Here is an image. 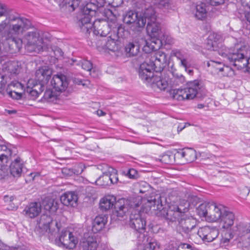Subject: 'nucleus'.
Wrapping results in <instances>:
<instances>
[{
    "instance_id": "obj_1",
    "label": "nucleus",
    "mask_w": 250,
    "mask_h": 250,
    "mask_svg": "<svg viewBox=\"0 0 250 250\" xmlns=\"http://www.w3.org/2000/svg\"><path fill=\"white\" fill-rule=\"evenodd\" d=\"M9 21V28L4 32L5 39L12 42V51L19 50L21 47L22 41L18 38L22 35L30 26V21L21 17H14L9 16L7 7L0 3V21Z\"/></svg>"
},
{
    "instance_id": "obj_2",
    "label": "nucleus",
    "mask_w": 250,
    "mask_h": 250,
    "mask_svg": "<svg viewBox=\"0 0 250 250\" xmlns=\"http://www.w3.org/2000/svg\"><path fill=\"white\" fill-rule=\"evenodd\" d=\"M139 204L136 198L130 197L128 199L122 198L116 202V197L108 195L103 197L100 201V207L103 210H107L115 206V213L118 217H123L129 211V207H136Z\"/></svg>"
},
{
    "instance_id": "obj_3",
    "label": "nucleus",
    "mask_w": 250,
    "mask_h": 250,
    "mask_svg": "<svg viewBox=\"0 0 250 250\" xmlns=\"http://www.w3.org/2000/svg\"><path fill=\"white\" fill-rule=\"evenodd\" d=\"M22 35L19 36L18 38L22 41V45L23 42L25 44V48L29 52H36L40 53L42 50L43 47H47L48 45L47 41H44L39 31L37 30H34L32 31L28 32L23 37V41L21 39L20 37ZM9 45V51L11 53L19 51L22 47L19 50L12 51L11 49L12 42L7 41Z\"/></svg>"
},
{
    "instance_id": "obj_4",
    "label": "nucleus",
    "mask_w": 250,
    "mask_h": 250,
    "mask_svg": "<svg viewBox=\"0 0 250 250\" xmlns=\"http://www.w3.org/2000/svg\"><path fill=\"white\" fill-rule=\"evenodd\" d=\"M222 54L228 56L229 60L237 69H242L246 67L247 59L250 54V47L246 43H237L235 45L232 53L222 52Z\"/></svg>"
},
{
    "instance_id": "obj_5",
    "label": "nucleus",
    "mask_w": 250,
    "mask_h": 250,
    "mask_svg": "<svg viewBox=\"0 0 250 250\" xmlns=\"http://www.w3.org/2000/svg\"><path fill=\"white\" fill-rule=\"evenodd\" d=\"M227 208L221 204L214 202H204L197 208V212L201 217H204L208 222L219 221Z\"/></svg>"
},
{
    "instance_id": "obj_6",
    "label": "nucleus",
    "mask_w": 250,
    "mask_h": 250,
    "mask_svg": "<svg viewBox=\"0 0 250 250\" xmlns=\"http://www.w3.org/2000/svg\"><path fill=\"white\" fill-rule=\"evenodd\" d=\"M148 8L144 12L138 13L133 11L127 12L124 16L123 21L131 31L134 33H140L144 28L149 16L146 13Z\"/></svg>"
},
{
    "instance_id": "obj_7",
    "label": "nucleus",
    "mask_w": 250,
    "mask_h": 250,
    "mask_svg": "<svg viewBox=\"0 0 250 250\" xmlns=\"http://www.w3.org/2000/svg\"><path fill=\"white\" fill-rule=\"evenodd\" d=\"M58 225V222L49 215L43 214L38 222L35 231L40 235H45L47 233L53 234L59 231Z\"/></svg>"
},
{
    "instance_id": "obj_8",
    "label": "nucleus",
    "mask_w": 250,
    "mask_h": 250,
    "mask_svg": "<svg viewBox=\"0 0 250 250\" xmlns=\"http://www.w3.org/2000/svg\"><path fill=\"white\" fill-rule=\"evenodd\" d=\"M97 10V5L93 3H87L82 9L83 17L80 20L79 25L83 31L88 32L92 30L91 18L95 16Z\"/></svg>"
},
{
    "instance_id": "obj_9",
    "label": "nucleus",
    "mask_w": 250,
    "mask_h": 250,
    "mask_svg": "<svg viewBox=\"0 0 250 250\" xmlns=\"http://www.w3.org/2000/svg\"><path fill=\"white\" fill-rule=\"evenodd\" d=\"M12 154V150L10 148L5 145H0V179L8 175Z\"/></svg>"
},
{
    "instance_id": "obj_10",
    "label": "nucleus",
    "mask_w": 250,
    "mask_h": 250,
    "mask_svg": "<svg viewBox=\"0 0 250 250\" xmlns=\"http://www.w3.org/2000/svg\"><path fill=\"white\" fill-rule=\"evenodd\" d=\"M148 12L146 13L149 16L146 21V31L151 38H159L162 34L160 24L157 21L155 12L152 7L148 8Z\"/></svg>"
},
{
    "instance_id": "obj_11",
    "label": "nucleus",
    "mask_w": 250,
    "mask_h": 250,
    "mask_svg": "<svg viewBox=\"0 0 250 250\" xmlns=\"http://www.w3.org/2000/svg\"><path fill=\"white\" fill-rule=\"evenodd\" d=\"M140 201L139 199H137ZM140 204L136 207H129V210H131V214L130 215L129 225L136 230L144 229L146 226V222L141 217L139 210L135 209V208L138 207Z\"/></svg>"
},
{
    "instance_id": "obj_12",
    "label": "nucleus",
    "mask_w": 250,
    "mask_h": 250,
    "mask_svg": "<svg viewBox=\"0 0 250 250\" xmlns=\"http://www.w3.org/2000/svg\"><path fill=\"white\" fill-rule=\"evenodd\" d=\"M154 64L150 63L146 58V60L141 63L139 69V75L140 77L144 81L149 83L152 81V78L154 76L153 71L155 69Z\"/></svg>"
},
{
    "instance_id": "obj_13",
    "label": "nucleus",
    "mask_w": 250,
    "mask_h": 250,
    "mask_svg": "<svg viewBox=\"0 0 250 250\" xmlns=\"http://www.w3.org/2000/svg\"><path fill=\"white\" fill-rule=\"evenodd\" d=\"M197 233L204 241L211 242L218 237L219 232L215 228L204 226L198 230Z\"/></svg>"
},
{
    "instance_id": "obj_14",
    "label": "nucleus",
    "mask_w": 250,
    "mask_h": 250,
    "mask_svg": "<svg viewBox=\"0 0 250 250\" xmlns=\"http://www.w3.org/2000/svg\"><path fill=\"white\" fill-rule=\"evenodd\" d=\"M59 240L61 244L66 248L72 249L75 248L78 242V238L73 232L69 230L62 231Z\"/></svg>"
},
{
    "instance_id": "obj_15",
    "label": "nucleus",
    "mask_w": 250,
    "mask_h": 250,
    "mask_svg": "<svg viewBox=\"0 0 250 250\" xmlns=\"http://www.w3.org/2000/svg\"><path fill=\"white\" fill-rule=\"evenodd\" d=\"M51 85L55 91L61 93L67 88L68 82L64 75L57 74L54 75L51 80Z\"/></svg>"
},
{
    "instance_id": "obj_16",
    "label": "nucleus",
    "mask_w": 250,
    "mask_h": 250,
    "mask_svg": "<svg viewBox=\"0 0 250 250\" xmlns=\"http://www.w3.org/2000/svg\"><path fill=\"white\" fill-rule=\"evenodd\" d=\"M184 90L187 100H192L196 97H200L201 85L198 81L189 83L188 86L184 88Z\"/></svg>"
},
{
    "instance_id": "obj_17",
    "label": "nucleus",
    "mask_w": 250,
    "mask_h": 250,
    "mask_svg": "<svg viewBox=\"0 0 250 250\" xmlns=\"http://www.w3.org/2000/svg\"><path fill=\"white\" fill-rule=\"evenodd\" d=\"M196 220L192 217L182 218L179 221L177 230L180 233L188 234L196 227Z\"/></svg>"
},
{
    "instance_id": "obj_18",
    "label": "nucleus",
    "mask_w": 250,
    "mask_h": 250,
    "mask_svg": "<svg viewBox=\"0 0 250 250\" xmlns=\"http://www.w3.org/2000/svg\"><path fill=\"white\" fill-rule=\"evenodd\" d=\"M144 56H145L150 63L154 64V67L155 68H163L167 63V55L165 53L162 51L157 52L153 56L148 54H144Z\"/></svg>"
},
{
    "instance_id": "obj_19",
    "label": "nucleus",
    "mask_w": 250,
    "mask_h": 250,
    "mask_svg": "<svg viewBox=\"0 0 250 250\" xmlns=\"http://www.w3.org/2000/svg\"><path fill=\"white\" fill-rule=\"evenodd\" d=\"M91 31L96 35L104 37L109 34L110 28L106 21L103 20H96L93 24Z\"/></svg>"
},
{
    "instance_id": "obj_20",
    "label": "nucleus",
    "mask_w": 250,
    "mask_h": 250,
    "mask_svg": "<svg viewBox=\"0 0 250 250\" xmlns=\"http://www.w3.org/2000/svg\"><path fill=\"white\" fill-rule=\"evenodd\" d=\"M235 219L234 214L226 208L219 220L220 226L222 229L228 230L233 225Z\"/></svg>"
},
{
    "instance_id": "obj_21",
    "label": "nucleus",
    "mask_w": 250,
    "mask_h": 250,
    "mask_svg": "<svg viewBox=\"0 0 250 250\" xmlns=\"http://www.w3.org/2000/svg\"><path fill=\"white\" fill-rule=\"evenodd\" d=\"M141 40L142 42V45H144L143 49L146 53V54H147L152 51L159 49L162 45L159 38H151L149 42L146 40L144 38H141Z\"/></svg>"
},
{
    "instance_id": "obj_22",
    "label": "nucleus",
    "mask_w": 250,
    "mask_h": 250,
    "mask_svg": "<svg viewBox=\"0 0 250 250\" xmlns=\"http://www.w3.org/2000/svg\"><path fill=\"white\" fill-rule=\"evenodd\" d=\"M232 231L234 235L241 239L243 243V240L248 237L250 233V223H239L236 225Z\"/></svg>"
},
{
    "instance_id": "obj_23",
    "label": "nucleus",
    "mask_w": 250,
    "mask_h": 250,
    "mask_svg": "<svg viewBox=\"0 0 250 250\" xmlns=\"http://www.w3.org/2000/svg\"><path fill=\"white\" fill-rule=\"evenodd\" d=\"M42 208V205L40 202H32L24 208L23 212L26 217L34 218L40 214Z\"/></svg>"
},
{
    "instance_id": "obj_24",
    "label": "nucleus",
    "mask_w": 250,
    "mask_h": 250,
    "mask_svg": "<svg viewBox=\"0 0 250 250\" xmlns=\"http://www.w3.org/2000/svg\"><path fill=\"white\" fill-rule=\"evenodd\" d=\"M10 171L11 175L15 177H19L21 176L23 167V162L20 157L16 158L12 161L10 166Z\"/></svg>"
},
{
    "instance_id": "obj_25",
    "label": "nucleus",
    "mask_w": 250,
    "mask_h": 250,
    "mask_svg": "<svg viewBox=\"0 0 250 250\" xmlns=\"http://www.w3.org/2000/svg\"><path fill=\"white\" fill-rule=\"evenodd\" d=\"M207 65L208 67H211L214 69L216 73L218 72H223L222 74L224 76H229L232 72L231 68L225 65L223 63L219 62L210 61L207 63Z\"/></svg>"
},
{
    "instance_id": "obj_26",
    "label": "nucleus",
    "mask_w": 250,
    "mask_h": 250,
    "mask_svg": "<svg viewBox=\"0 0 250 250\" xmlns=\"http://www.w3.org/2000/svg\"><path fill=\"white\" fill-rule=\"evenodd\" d=\"M51 75V69L46 67L41 68L36 72V80L46 84L48 82Z\"/></svg>"
},
{
    "instance_id": "obj_27",
    "label": "nucleus",
    "mask_w": 250,
    "mask_h": 250,
    "mask_svg": "<svg viewBox=\"0 0 250 250\" xmlns=\"http://www.w3.org/2000/svg\"><path fill=\"white\" fill-rule=\"evenodd\" d=\"M60 200L65 206L74 207L77 205L78 197L74 192H67L61 196Z\"/></svg>"
},
{
    "instance_id": "obj_28",
    "label": "nucleus",
    "mask_w": 250,
    "mask_h": 250,
    "mask_svg": "<svg viewBox=\"0 0 250 250\" xmlns=\"http://www.w3.org/2000/svg\"><path fill=\"white\" fill-rule=\"evenodd\" d=\"M187 209L186 208H182L179 207H170L167 211L166 217L167 219L174 221L178 219L182 213L185 212Z\"/></svg>"
},
{
    "instance_id": "obj_29",
    "label": "nucleus",
    "mask_w": 250,
    "mask_h": 250,
    "mask_svg": "<svg viewBox=\"0 0 250 250\" xmlns=\"http://www.w3.org/2000/svg\"><path fill=\"white\" fill-rule=\"evenodd\" d=\"M151 83L153 87L156 86L160 90H165L168 86V83L166 78L161 77V76L155 75L152 78V81L149 82Z\"/></svg>"
},
{
    "instance_id": "obj_30",
    "label": "nucleus",
    "mask_w": 250,
    "mask_h": 250,
    "mask_svg": "<svg viewBox=\"0 0 250 250\" xmlns=\"http://www.w3.org/2000/svg\"><path fill=\"white\" fill-rule=\"evenodd\" d=\"M80 0H62L60 5L62 10L71 12L78 7Z\"/></svg>"
},
{
    "instance_id": "obj_31",
    "label": "nucleus",
    "mask_w": 250,
    "mask_h": 250,
    "mask_svg": "<svg viewBox=\"0 0 250 250\" xmlns=\"http://www.w3.org/2000/svg\"><path fill=\"white\" fill-rule=\"evenodd\" d=\"M193 13L194 17L198 20H203L206 18L207 14L206 4L203 2L197 4L193 11Z\"/></svg>"
},
{
    "instance_id": "obj_32",
    "label": "nucleus",
    "mask_w": 250,
    "mask_h": 250,
    "mask_svg": "<svg viewBox=\"0 0 250 250\" xmlns=\"http://www.w3.org/2000/svg\"><path fill=\"white\" fill-rule=\"evenodd\" d=\"M222 40L221 35L215 33L210 34L208 38L207 48L208 50H214L217 43L221 42Z\"/></svg>"
},
{
    "instance_id": "obj_33",
    "label": "nucleus",
    "mask_w": 250,
    "mask_h": 250,
    "mask_svg": "<svg viewBox=\"0 0 250 250\" xmlns=\"http://www.w3.org/2000/svg\"><path fill=\"white\" fill-rule=\"evenodd\" d=\"M142 42L141 39L138 42L135 43L133 42L128 43L125 46V52L130 57L136 56L139 53L140 46H144V45H142Z\"/></svg>"
},
{
    "instance_id": "obj_34",
    "label": "nucleus",
    "mask_w": 250,
    "mask_h": 250,
    "mask_svg": "<svg viewBox=\"0 0 250 250\" xmlns=\"http://www.w3.org/2000/svg\"><path fill=\"white\" fill-rule=\"evenodd\" d=\"M42 204L44 209L49 211L55 212L58 208V203L57 201L48 197L44 198L42 201Z\"/></svg>"
},
{
    "instance_id": "obj_35",
    "label": "nucleus",
    "mask_w": 250,
    "mask_h": 250,
    "mask_svg": "<svg viewBox=\"0 0 250 250\" xmlns=\"http://www.w3.org/2000/svg\"><path fill=\"white\" fill-rule=\"evenodd\" d=\"M178 154L188 163L194 161L196 158V151L192 148H185L182 152H178Z\"/></svg>"
},
{
    "instance_id": "obj_36",
    "label": "nucleus",
    "mask_w": 250,
    "mask_h": 250,
    "mask_svg": "<svg viewBox=\"0 0 250 250\" xmlns=\"http://www.w3.org/2000/svg\"><path fill=\"white\" fill-rule=\"evenodd\" d=\"M106 222V219L104 216L96 217L93 222L92 231L96 233L101 230L104 228Z\"/></svg>"
},
{
    "instance_id": "obj_37",
    "label": "nucleus",
    "mask_w": 250,
    "mask_h": 250,
    "mask_svg": "<svg viewBox=\"0 0 250 250\" xmlns=\"http://www.w3.org/2000/svg\"><path fill=\"white\" fill-rule=\"evenodd\" d=\"M16 86L17 87H21V85L19 83H11L8 85L7 89V93L8 96L13 99H19L21 98V95L20 92H17L15 89H13Z\"/></svg>"
},
{
    "instance_id": "obj_38",
    "label": "nucleus",
    "mask_w": 250,
    "mask_h": 250,
    "mask_svg": "<svg viewBox=\"0 0 250 250\" xmlns=\"http://www.w3.org/2000/svg\"><path fill=\"white\" fill-rule=\"evenodd\" d=\"M27 84L35 91H38L40 94L42 93L45 87V84L34 79L29 80Z\"/></svg>"
},
{
    "instance_id": "obj_39",
    "label": "nucleus",
    "mask_w": 250,
    "mask_h": 250,
    "mask_svg": "<svg viewBox=\"0 0 250 250\" xmlns=\"http://www.w3.org/2000/svg\"><path fill=\"white\" fill-rule=\"evenodd\" d=\"M101 172L103 175L109 174V172H115V169L105 164L98 165L93 171L94 174H99Z\"/></svg>"
},
{
    "instance_id": "obj_40",
    "label": "nucleus",
    "mask_w": 250,
    "mask_h": 250,
    "mask_svg": "<svg viewBox=\"0 0 250 250\" xmlns=\"http://www.w3.org/2000/svg\"><path fill=\"white\" fill-rule=\"evenodd\" d=\"M171 97L177 101L187 100L184 89H174L170 91Z\"/></svg>"
},
{
    "instance_id": "obj_41",
    "label": "nucleus",
    "mask_w": 250,
    "mask_h": 250,
    "mask_svg": "<svg viewBox=\"0 0 250 250\" xmlns=\"http://www.w3.org/2000/svg\"><path fill=\"white\" fill-rule=\"evenodd\" d=\"M95 183L96 185L103 187L110 186L111 182H110V177H108V174H103L100 176L95 181Z\"/></svg>"
},
{
    "instance_id": "obj_42",
    "label": "nucleus",
    "mask_w": 250,
    "mask_h": 250,
    "mask_svg": "<svg viewBox=\"0 0 250 250\" xmlns=\"http://www.w3.org/2000/svg\"><path fill=\"white\" fill-rule=\"evenodd\" d=\"M61 92H58L53 89H47L44 94V98L48 101L53 102L58 99V96Z\"/></svg>"
},
{
    "instance_id": "obj_43",
    "label": "nucleus",
    "mask_w": 250,
    "mask_h": 250,
    "mask_svg": "<svg viewBox=\"0 0 250 250\" xmlns=\"http://www.w3.org/2000/svg\"><path fill=\"white\" fill-rule=\"evenodd\" d=\"M119 41L118 40L110 38L107 41L104 45L105 48L107 49L112 51H116L119 49Z\"/></svg>"
},
{
    "instance_id": "obj_44",
    "label": "nucleus",
    "mask_w": 250,
    "mask_h": 250,
    "mask_svg": "<svg viewBox=\"0 0 250 250\" xmlns=\"http://www.w3.org/2000/svg\"><path fill=\"white\" fill-rule=\"evenodd\" d=\"M5 69L11 74H16L19 71V66L17 62H9L6 64Z\"/></svg>"
},
{
    "instance_id": "obj_45",
    "label": "nucleus",
    "mask_w": 250,
    "mask_h": 250,
    "mask_svg": "<svg viewBox=\"0 0 250 250\" xmlns=\"http://www.w3.org/2000/svg\"><path fill=\"white\" fill-rule=\"evenodd\" d=\"M234 235L233 232L224 231L222 233V238L221 240V244H228L230 240L232 239Z\"/></svg>"
},
{
    "instance_id": "obj_46",
    "label": "nucleus",
    "mask_w": 250,
    "mask_h": 250,
    "mask_svg": "<svg viewBox=\"0 0 250 250\" xmlns=\"http://www.w3.org/2000/svg\"><path fill=\"white\" fill-rule=\"evenodd\" d=\"M148 206L150 209L152 210H161L162 208V205L160 204L159 201L154 199L153 201H148Z\"/></svg>"
},
{
    "instance_id": "obj_47",
    "label": "nucleus",
    "mask_w": 250,
    "mask_h": 250,
    "mask_svg": "<svg viewBox=\"0 0 250 250\" xmlns=\"http://www.w3.org/2000/svg\"><path fill=\"white\" fill-rule=\"evenodd\" d=\"M163 44H171L173 42V39L169 35L162 33L159 37Z\"/></svg>"
},
{
    "instance_id": "obj_48",
    "label": "nucleus",
    "mask_w": 250,
    "mask_h": 250,
    "mask_svg": "<svg viewBox=\"0 0 250 250\" xmlns=\"http://www.w3.org/2000/svg\"><path fill=\"white\" fill-rule=\"evenodd\" d=\"M26 93L28 94L29 98L32 100L36 99L40 95L38 91H35L31 87L28 86L26 89Z\"/></svg>"
},
{
    "instance_id": "obj_49",
    "label": "nucleus",
    "mask_w": 250,
    "mask_h": 250,
    "mask_svg": "<svg viewBox=\"0 0 250 250\" xmlns=\"http://www.w3.org/2000/svg\"><path fill=\"white\" fill-rule=\"evenodd\" d=\"M80 65L83 69L87 71L91 70L93 67L91 62L87 60L80 61Z\"/></svg>"
},
{
    "instance_id": "obj_50",
    "label": "nucleus",
    "mask_w": 250,
    "mask_h": 250,
    "mask_svg": "<svg viewBox=\"0 0 250 250\" xmlns=\"http://www.w3.org/2000/svg\"><path fill=\"white\" fill-rule=\"evenodd\" d=\"M144 250H159V245L156 242H151L145 246Z\"/></svg>"
},
{
    "instance_id": "obj_51",
    "label": "nucleus",
    "mask_w": 250,
    "mask_h": 250,
    "mask_svg": "<svg viewBox=\"0 0 250 250\" xmlns=\"http://www.w3.org/2000/svg\"><path fill=\"white\" fill-rule=\"evenodd\" d=\"M160 4L166 9H170L173 7L172 2L170 0H159Z\"/></svg>"
},
{
    "instance_id": "obj_52",
    "label": "nucleus",
    "mask_w": 250,
    "mask_h": 250,
    "mask_svg": "<svg viewBox=\"0 0 250 250\" xmlns=\"http://www.w3.org/2000/svg\"><path fill=\"white\" fill-rule=\"evenodd\" d=\"M149 185L145 182H141L139 184V191L140 193H144L146 192L149 189Z\"/></svg>"
},
{
    "instance_id": "obj_53",
    "label": "nucleus",
    "mask_w": 250,
    "mask_h": 250,
    "mask_svg": "<svg viewBox=\"0 0 250 250\" xmlns=\"http://www.w3.org/2000/svg\"><path fill=\"white\" fill-rule=\"evenodd\" d=\"M108 177H110L111 185L116 183L118 181V178L117 176V171L115 169V172H109Z\"/></svg>"
},
{
    "instance_id": "obj_54",
    "label": "nucleus",
    "mask_w": 250,
    "mask_h": 250,
    "mask_svg": "<svg viewBox=\"0 0 250 250\" xmlns=\"http://www.w3.org/2000/svg\"><path fill=\"white\" fill-rule=\"evenodd\" d=\"M126 175L131 179H136L137 177V171L133 169H130L127 171Z\"/></svg>"
},
{
    "instance_id": "obj_55",
    "label": "nucleus",
    "mask_w": 250,
    "mask_h": 250,
    "mask_svg": "<svg viewBox=\"0 0 250 250\" xmlns=\"http://www.w3.org/2000/svg\"><path fill=\"white\" fill-rule=\"evenodd\" d=\"M222 52H227L228 54L232 53V52L231 51V49H229L226 46L221 45L218 50L219 54L221 55L222 56L224 57H227L228 58V56H225V55H223L222 54Z\"/></svg>"
},
{
    "instance_id": "obj_56",
    "label": "nucleus",
    "mask_w": 250,
    "mask_h": 250,
    "mask_svg": "<svg viewBox=\"0 0 250 250\" xmlns=\"http://www.w3.org/2000/svg\"><path fill=\"white\" fill-rule=\"evenodd\" d=\"M207 2L212 6H218L223 4L225 0H206Z\"/></svg>"
},
{
    "instance_id": "obj_57",
    "label": "nucleus",
    "mask_w": 250,
    "mask_h": 250,
    "mask_svg": "<svg viewBox=\"0 0 250 250\" xmlns=\"http://www.w3.org/2000/svg\"><path fill=\"white\" fill-rule=\"evenodd\" d=\"M172 55L175 56L178 59L180 60L184 58V55L182 52L178 50H174L172 51Z\"/></svg>"
},
{
    "instance_id": "obj_58",
    "label": "nucleus",
    "mask_w": 250,
    "mask_h": 250,
    "mask_svg": "<svg viewBox=\"0 0 250 250\" xmlns=\"http://www.w3.org/2000/svg\"><path fill=\"white\" fill-rule=\"evenodd\" d=\"M1 22L0 23V34L5 29V28L9 25V21L6 20H1ZM9 26H8V28Z\"/></svg>"
},
{
    "instance_id": "obj_59",
    "label": "nucleus",
    "mask_w": 250,
    "mask_h": 250,
    "mask_svg": "<svg viewBox=\"0 0 250 250\" xmlns=\"http://www.w3.org/2000/svg\"><path fill=\"white\" fill-rule=\"evenodd\" d=\"M161 161L162 163L165 164H169L172 162L170 156L168 154H165L162 156Z\"/></svg>"
},
{
    "instance_id": "obj_60",
    "label": "nucleus",
    "mask_w": 250,
    "mask_h": 250,
    "mask_svg": "<svg viewBox=\"0 0 250 250\" xmlns=\"http://www.w3.org/2000/svg\"><path fill=\"white\" fill-rule=\"evenodd\" d=\"M67 65L71 66L73 65H74L75 64L77 65H80V60H78L76 59H71L70 60H68L67 62Z\"/></svg>"
},
{
    "instance_id": "obj_61",
    "label": "nucleus",
    "mask_w": 250,
    "mask_h": 250,
    "mask_svg": "<svg viewBox=\"0 0 250 250\" xmlns=\"http://www.w3.org/2000/svg\"><path fill=\"white\" fill-rule=\"evenodd\" d=\"M243 246L250 249V233L248 237L243 240Z\"/></svg>"
},
{
    "instance_id": "obj_62",
    "label": "nucleus",
    "mask_w": 250,
    "mask_h": 250,
    "mask_svg": "<svg viewBox=\"0 0 250 250\" xmlns=\"http://www.w3.org/2000/svg\"><path fill=\"white\" fill-rule=\"evenodd\" d=\"M89 72L90 75L94 78L98 77L100 75V72L95 67H92V69L90 70Z\"/></svg>"
},
{
    "instance_id": "obj_63",
    "label": "nucleus",
    "mask_w": 250,
    "mask_h": 250,
    "mask_svg": "<svg viewBox=\"0 0 250 250\" xmlns=\"http://www.w3.org/2000/svg\"><path fill=\"white\" fill-rule=\"evenodd\" d=\"M174 84L177 85L180 83H183L184 82V77L183 76H181L179 78H175L173 81Z\"/></svg>"
},
{
    "instance_id": "obj_64",
    "label": "nucleus",
    "mask_w": 250,
    "mask_h": 250,
    "mask_svg": "<svg viewBox=\"0 0 250 250\" xmlns=\"http://www.w3.org/2000/svg\"><path fill=\"white\" fill-rule=\"evenodd\" d=\"M62 173L65 176H71L74 173L73 170L67 168H63L62 169Z\"/></svg>"
}]
</instances>
